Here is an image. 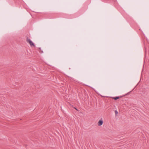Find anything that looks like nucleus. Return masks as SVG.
<instances>
[{
	"label": "nucleus",
	"instance_id": "5",
	"mask_svg": "<svg viewBox=\"0 0 149 149\" xmlns=\"http://www.w3.org/2000/svg\"><path fill=\"white\" fill-rule=\"evenodd\" d=\"M118 113V111L116 110L115 111V113L116 115H117Z\"/></svg>",
	"mask_w": 149,
	"mask_h": 149
},
{
	"label": "nucleus",
	"instance_id": "6",
	"mask_svg": "<svg viewBox=\"0 0 149 149\" xmlns=\"http://www.w3.org/2000/svg\"><path fill=\"white\" fill-rule=\"evenodd\" d=\"M76 110H77V109L75 107L74 108Z\"/></svg>",
	"mask_w": 149,
	"mask_h": 149
},
{
	"label": "nucleus",
	"instance_id": "3",
	"mask_svg": "<svg viewBox=\"0 0 149 149\" xmlns=\"http://www.w3.org/2000/svg\"><path fill=\"white\" fill-rule=\"evenodd\" d=\"M122 97V96H120V97H112V99L116 100L118 99H119L120 98H121Z\"/></svg>",
	"mask_w": 149,
	"mask_h": 149
},
{
	"label": "nucleus",
	"instance_id": "4",
	"mask_svg": "<svg viewBox=\"0 0 149 149\" xmlns=\"http://www.w3.org/2000/svg\"><path fill=\"white\" fill-rule=\"evenodd\" d=\"M39 52L41 53H43V52L42 50L41 49V48H39Z\"/></svg>",
	"mask_w": 149,
	"mask_h": 149
},
{
	"label": "nucleus",
	"instance_id": "1",
	"mask_svg": "<svg viewBox=\"0 0 149 149\" xmlns=\"http://www.w3.org/2000/svg\"><path fill=\"white\" fill-rule=\"evenodd\" d=\"M26 41L31 46H33V47L35 46V45L30 40V39L28 37H27Z\"/></svg>",
	"mask_w": 149,
	"mask_h": 149
},
{
	"label": "nucleus",
	"instance_id": "2",
	"mask_svg": "<svg viewBox=\"0 0 149 149\" xmlns=\"http://www.w3.org/2000/svg\"><path fill=\"white\" fill-rule=\"evenodd\" d=\"M103 121L102 120H100L98 123V125L99 126H100L103 124Z\"/></svg>",
	"mask_w": 149,
	"mask_h": 149
}]
</instances>
